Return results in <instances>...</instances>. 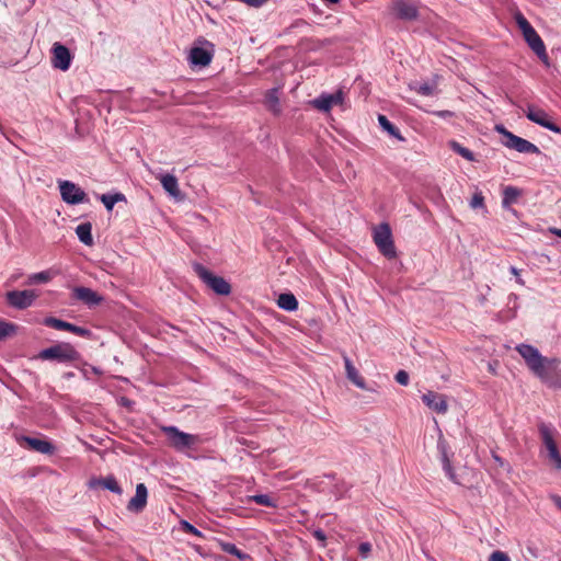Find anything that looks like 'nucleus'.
Here are the masks:
<instances>
[{"label":"nucleus","mask_w":561,"mask_h":561,"mask_svg":"<svg viewBox=\"0 0 561 561\" xmlns=\"http://www.w3.org/2000/svg\"><path fill=\"white\" fill-rule=\"evenodd\" d=\"M516 351L525 360L526 366L549 388L561 390V368L558 358L545 357L528 344L516 346Z\"/></svg>","instance_id":"1"},{"label":"nucleus","mask_w":561,"mask_h":561,"mask_svg":"<svg viewBox=\"0 0 561 561\" xmlns=\"http://www.w3.org/2000/svg\"><path fill=\"white\" fill-rule=\"evenodd\" d=\"M539 434L542 443V454L548 463L556 470H561V454L559 451V434L548 427L541 425Z\"/></svg>","instance_id":"2"},{"label":"nucleus","mask_w":561,"mask_h":561,"mask_svg":"<svg viewBox=\"0 0 561 561\" xmlns=\"http://www.w3.org/2000/svg\"><path fill=\"white\" fill-rule=\"evenodd\" d=\"M515 21L524 36V39L528 44V46L533 49V51L538 56V58L548 64V55L546 51L545 44L535 28L530 25V23L526 20V18L520 13H515Z\"/></svg>","instance_id":"3"},{"label":"nucleus","mask_w":561,"mask_h":561,"mask_svg":"<svg viewBox=\"0 0 561 561\" xmlns=\"http://www.w3.org/2000/svg\"><path fill=\"white\" fill-rule=\"evenodd\" d=\"M373 240L379 252L388 260L398 256L394 240L389 224L382 222L373 228Z\"/></svg>","instance_id":"4"},{"label":"nucleus","mask_w":561,"mask_h":561,"mask_svg":"<svg viewBox=\"0 0 561 561\" xmlns=\"http://www.w3.org/2000/svg\"><path fill=\"white\" fill-rule=\"evenodd\" d=\"M79 353L70 343H58L50 347L44 348L38 353V358L43 360H54L57 363H72L78 360Z\"/></svg>","instance_id":"5"},{"label":"nucleus","mask_w":561,"mask_h":561,"mask_svg":"<svg viewBox=\"0 0 561 561\" xmlns=\"http://www.w3.org/2000/svg\"><path fill=\"white\" fill-rule=\"evenodd\" d=\"M161 431L165 434L169 445L179 451L193 448L199 443L197 435L180 431L176 426H162Z\"/></svg>","instance_id":"6"},{"label":"nucleus","mask_w":561,"mask_h":561,"mask_svg":"<svg viewBox=\"0 0 561 561\" xmlns=\"http://www.w3.org/2000/svg\"><path fill=\"white\" fill-rule=\"evenodd\" d=\"M495 130L503 136L502 144L511 149H515L518 152L524 153H539V148L531 144L530 141L520 138L511 131H508L502 125H496Z\"/></svg>","instance_id":"7"},{"label":"nucleus","mask_w":561,"mask_h":561,"mask_svg":"<svg viewBox=\"0 0 561 561\" xmlns=\"http://www.w3.org/2000/svg\"><path fill=\"white\" fill-rule=\"evenodd\" d=\"M194 270L198 277L216 294L227 296L231 291L230 284L221 276L214 275L202 264H195Z\"/></svg>","instance_id":"8"},{"label":"nucleus","mask_w":561,"mask_h":561,"mask_svg":"<svg viewBox=\"0 0 561 561\" xmlns=\"http://www.w3.org/2000/svg\"><path fill=\"white\" fill-rule=\"evenodd\" d=\"M59 192L65 203L69 205H78L88 203L89 198L85 192L71 181H58Z\"/></svg>","instance_id":"9"},{"label":"nucleus","mask_w":561,"mask_h":561,"mask_svg":"<svg viewBox=\"0 0 561 561\" xmlns=\"http://www.w3.org/2000/svg\"><path fill=\"white\" fill-rule=\"evenodd\" d=\"M389 10L391 14L402 21H415L419 19V5L413 0H394Z\"/></svg>","instance_id":"10"},{"label":"nucleus","mask_w":561,"mask_h":561,"mask_svg":"<svg viewBox=\"0 0 561 561\" xmlns=\"http://www.w3.org/2000/svg\"><path fill=\"white\" fill-rule=\"evenodd\" d=\"M203 46H195L190 50L188 61L195 67H206L211 62L214 45L208 41L202 42Z\"/></svg>","instance_id":"11"},{"label":"nucleus","mask_w":561,"mask_h":561,"mask_svg":"<svg viewBox=\"0 0 561 561\" xmlns=\"http://www.w3.org/2000/svg\"><path fill=\"white\" fill-rule=\"evenodd\" d=\"M523 112L529 121L554 133H560V128L552 123L550 115L543 108L535 104H528L525 108H523Z\"/></svg>","instance_id":"12"},{"label":"nucleus","mask_w":561,"mask_h":561,"mask_svg":"<svg viewBox=\"0 0 561 561\" xmlns=\"http://www.w3.org/2000/svg\"><path fill=\"white\" fill-rule=\"evenodd\" d=\"M7 301L10 306L16 309H26L33 305L34 300L37 297V294L34 290H12L8 291Z\"/></svg>","instance_id":"13"},{"label":"nucleus","mask_w":561,"mask_h":561,"mask_svg":"<svg viewBox=\"0 0 561 561\" xmlns=\"http://www.w3.org/2000/svg\"><path fill=\"white\" fill-rule=\"evenodd\" d=\"M422 401L428 409L438 414H445L448 410V401L445 394L427 391L422 396Z\"/></svg>","instance_id":"14"},{"label":"nucleus","mask_w":561,"mask_h":561,"mask_svg":"<svg viewBox=\"0 0 561 561\" xmlns=\"http://www.w3.org/2000/svg\"><path fill=\"white\" fill-rule=\"evenodd\" d=\"M44 324L46 327L53 328L55 330L69 331L76 335L83 336V337L90 336V334H91L90 330H88L85 328L78 327V325L69 323L67 321H64V320H60L57 318H53V317L45 318Z\"/></svg>","instance_id":"15"},{"label":"nucleus","mask_w":561,"mask_h":561,"mask_svg":"<svg viewBox=\"0 0 561 561\" xmlns=\"http://www.w3.org/2000/svg\"><path fill=\"white\" fill-rule=\"evenodd\" d=\"M344 92L337 90L334 93H323L318 98V111L329 114L334 106L343 107Z\"/></svg>","instance_id":"16"},{"label":"nucleus","mask_w":561,"mask_h":561,"mask_svg":"<svg viewBox=\"0 0 561 561\" xmlns=\"http://www.w3.org/2000/svg\"><path fill=\"white\" fill-rule=\"evenodd\" d=\"M51 51H53V66L56 69H60L62 71L68 70L71 66V59H72L69 49L60 43H55L53 45Z\"/></svg>","instance_id":"17"},{"label":"nucleus","mask_w":561,"mask_h":561,"mask_svg":"<svg viewBox=\"0 0 561 561\" xmlns=\"http://www.w3.org/2000/svg\"><path fill=\"white\" fill-rule=\"evenodd\" d=\"M148 490L144 483H138L136 485V493L129 500L127 504V510L131 513L139 514L141 513L147 505Z\"/></svg>","instance_id":"18"},{"label":"nucleus","mask_w":561,"mask_h":561,"mask_svg":"<svg viewBox=\"0 0 561 561\" xmlns=\"http://www.w3.org/2000/svg\"><path fill=\"white\" fill-rule=\"evenodd\" d=\"M18 440L20 444L25 443L30 449L44 455H51L55 451V446L47 439L21 436Z\"/></svg>","instance_id":"19"},{"label":"nucleus","mask_w":561,"mask_h":561,"mask_svg":"<svg viewBox=\"0 0 561 561\" xmlns=\"http://www.w3.org/2000/svg\"><path fill=\"white\" fill-rule=\"evenodd\" d=\"M72 296L89 307L96 306L103 300V298L96 291L88 287H75L72 290Z\"/></svg>","instance_id":"20"},{"label":"nucleus","mask_w":561,"mask_h":561,"mask_svg":"<svg viewBox=\"0 0 561 561\" xmlns=\"http://www.w3.org/2000/svg\"><path fill=\"white\" fill-rule=\"evenodd\" d=\"M347 379L360 389H366L365 378L348 358H344Z\"/></svg>","instance_id":"21"},{"label":"nucleus","mask_w":561,"mask_h":561,"mask_svg":"<svg viewBox=\"0 0 561 561\" xmlns=\"http://www.w3.org/2000/svg\"><path fill=\"white\" fill-rule=\"evenodd\" d=\"M160 183L165 192H168L171 196L178 198L181 196V191L179 188L178 179L172 174H161L159 176Z\"/></svg>","instance_id":"22"},{"label":"nucleus","mask_w":561,"mask_h":561,"mask_svg":"<svg viewBox=\"0 0 561 561\" xmlns=\"http://www.w3.org/2000/svg\"><path fill=\"white\" fill-rule=\"evenodd\" d=\"M265 106L273 112L274 114H278L280 112L279 104V90L277 88H273L268 90L265 94Z\"/></svg>","instance_id":"23"},{"label":"nucleus","mask_w":561,"mask_h":561,"mask_svg":"<svg viewBox=\"0 0 561 561\" xmlns=\"http://www.w3.org/2000/svg\"><path fill=\"white\" fill-rule=\"evenodd\" d=\"M219 547L220 549L226 552V553H229L231 556H234L236 558H238L240 561H251V556L243 552L242 550H240L234 543L232 542H228V541H219Z\"/></svg>","instance_id":"24"},{"label":"nucleus","mask_w":561,"mask_h":561,"mask_svg":"<svg viewBox=\"0 0 561 561\" xmlns=\"http://www.w3.org/2000/svg\"><path fill=\"white\" fill-rule=\"evenodd\" d=\"M277 306L286 311H294L298 308V300L291 293H283L277 297Z\"/></svg>","instance_id":"25"},{"label":"nucleus","mask_w":561,"mask_h":561,"mask_svg":"<svg viewBox=\"0 0 561 561\" xmlns=\"http://www.w3.org/2000/svg\"><path fill=\"white\" fill-rule=\"evenodd\" d=\"M92 225L90 222H82L76 228L78 239L85 245L93 244Z\"/></svg>","instance_id":"26"},{"label":"nucleus","mask_w":561,"mask_h":561,"mask_svg":"<svg viewBox=\"0 0 561 561\" xmlns=\"http://www.w3.org/2000/svg\"><path fill=\"white\" fill-rule=\"evenodd\" d=\"M94 484L101 485L102 488H104L113 493H116V494H122V492H123L121 485L118 484L117 480L113 476H107L105 478L99 479L91 483V485H94Z\"/></svg>","instance_id":"27"},{"label":"nucleus","mask_w":561,"mask_h":561,"mask_svg":"<svg viewBox=\"0 0 561 561\" xmlns=\"http://www.w3.org/2000/svg\"><path fill=\"white\" fill-rule=\"evenodd\" d=\"M522 193V190L515 186H506L503 192V205L508 207L510 205L516 203Z\"/></svg>","instance_id":"28"},{"label":"nucleus","mask_w":561,"mask_h":561,"mask_svg":"<svg viewBox=\"0 0 561 561\" xmlns=\"http://www.w3.org/2000/svg\"><path fill=\"white\" fill-rule=\"evenodd\" d=\"M100 201L103 203L105 208L111 211L114 207V205L118 202L126 201V197L122 193H115V194H102L100 196Z\"/></svg>","instance_id":"29"},{"label":"nucleus","mask_w":561,"mask_h":561,"mask_svg":"<svg viewBox=\"0 0 561 561\" xmlns=\"http://www.w3.org/2000/svg\"><path fill=\"white\" fill-rule=\"evenodd\" d=\"M378 122L380 124V126L391 136L396 137L398 140L400 141H404V138L402 137V135L400 134L399 129L393 126L389 121L388 118L385 116V115H379L378 116Z\"/></svg>","instance_id":"30"},{"label":"nucleus","mask_w":561,"mask_h":561,"mask_svg":"<svg viewBox=\"0 0 561 561\" xmlns=\"http://www.w3.org/2000/svg\"><path fill=\"white\" fill-rule=\"evenodd\" d=\"M54 275L55 274L49 270L34 273L28 276L27 284L48 283L51 280Z\"/></svg>","instance_id":"31"},{"label":"nucleus","mask_w":561,"mask_h":561,"mask_svg":"<svg viewBox=\"0 0 561 561\" xmlns=\"http://www.w3.org/2000/svg\"><path fill=\"white\" fill-rule=\"evenodd\" d=\"M247 501L254 502L259 505L266 506V507H275L276 506L275 501L267 494L250 495L247 497Z\"/></svg>","instance_id":"32"},{"label":"nucleus","mask_w":561,"mask_h":561,"mask_svg":"<svg viewBox=\"0 0 561 561\" xmlns=\"http://www.w3.org/2000/svg\"><path fill=\"white\" fill-rule=\"evenodd\" d=\"M451 147H453V149H454L456 152H458L462 158H465V159H467V160H469V161H473V160H474L473 153H472L469 149H467V148H465V147L460 146V145H459V144H457V142H453V144H451Z\"/></svg>","instance_id":"33"},{"label":"nucleus","mask_w":561,"mask_h":561,"mask_svg":"<svg viewBox=\"0 0 561 561\" xmlns=\"http://www.w3.org/2000/svg\"><path fill=\"white\" fill-rule=\"evenodd\" d=\"M181 527L187 534H191V535L199 537V538L204 537V535L201 530H198L195 526H193L191 523H188L186 520L181 522Z\"/></svg>","instance_id":"34"},{"label":"nucleus","mask_w":561,"mask_h":561,"mask_svg":"<svg viewBox=\"0 0 561 561\" xmlns=\"http://www.w3.org/2000/svg\"><path fill=\"white\" fill-rule=\"evenodd\" d=\"M470 206L472 208L484 207V197L481 192H476L471 198Z\"/></svg>","instance_id":"35"},{"label":"nucleus","mask_w":561,"mask_h":561,"mask_svg":"<svg viewBox=\"0 0 561 561\" xmlns=\"http://www.w3.org/2000/svg\"><path fill=\"white\" fill-rule=\"evenodd\" d=\"M318 542H323V546H330L329 552L332 553L334 548L339 545V542L334 538H330L329 542H327V538L322 535V533L318 531L317 534Z\"/></svg>","instance_id":"36"},{"label":"nucleus","mask_w":561,"mask_h":561,"mask_svg":"<svg viewBox=\"0 0 561 561\" xmlns=\"http://www.w3.org/2000/svg\"><path fill=\"white\" fill-rule=\"evenodd\" d=\"M14 330V325L8 322L0 321V340L10 335Z\"/></svg>","instance_id":"37"},{"label":"nucleus","mask_w":561,"mask_h":561,"mask_svg":"<svg viewBox=\"0 0 561 561\" xmlns=\"http://www.w3.org/2000/svg\"><path fill=\"white\" fill-rule=\"evenodd\" d=\"M489 561H511V559L507 553L497 550L491 553Z\"/></svg>","instance_id":"38"},{"label":"nucleus","mask_w":561,"mask_h":561,"mask_svg":"<svg viewBox=\"0 0 561 561\" xmlns=\"http://www.w3.org/2000/svg\"><path fill=\"white\" fill-rule=\"evenodd\" d=\"M416 91L422 95H433L435 93V87L425 83L420 85V88Z\"/></svg>","instance_id":"39"},{"label":"nucleus","mask_w":561,"mask_h":561,"mask_svg":"<svg viewBox=\"0 0 561 561\" xmlns=\"http://www.w3.org/2000/svg\"><path fill=\"white\" fill-rule=\"evenodd\" d=\"M358 552L363 558H368L371 552V545L369 542H362L358 546Z\"/></svg>","instance_id":"40"},{"label":"nucleus","mask_w":561,"mask_h":561,"mask_svg":"<svg viewBox=\"0 0 561 561\" xmlns=\"http://www.w3.org/2000/svg\"><path fill=\"white\" fill-rule=\"evenodd\" d=\"M396 380L400 383V385H408L409 383V375L407 371L404 370H400L397 373L396 375Z\"/></svg>","instance_id":"41"},{"label":"nucleus","mask_w":561,"mask_h":561,"mask_svg":"<svg viewBox=\"0 0 561 561\" xmlns=\"http://www.w3.org/2000/svg\"><path fill=\"white\" fill-rule=\"evenodd\" d=\"M550 499L554 503V505L561 511V496L552 494Z\"/></svg>","instance_id":"42"},{"label":"nucleus","mask_w":561,"mask_h":561,"mask_svg":"<svg viewBox=\"0 0 561 561\" xmlns=\"http://www.w3.org/2000/svg\"><path fill=\"white\" fill-rule=\"evenodd\" d=\"M328 4L330 5H336L339 4L342 0H324Z\"/></svg>","instance_id":"43"},{"label":"nucleus","mask_w":561,"mask_h":561,"mask_svg":"<svg viewBox=\"0 0 561 561\" xmlns=\"http://www.w3.org/2000/svg\"><path fill=\"white\" fill-rule=\"evenodd\" d=\"M437 114H438L439 116H443V117H447V116L449 117V116H451V115H453V114H451V112H449V111L439 112V113H437Z\"/></svg>","instance_id":"44"},{"label":"nucleus","mask_w":561,"mask_h":561,"mask_svg":"<svg viewBox=\"0 0 561 561\" xmlns=\"http://www.w3.org/2000/svg\"><path fill=\"white\" fill-rule=\"evenodd\" d=\"M552 232L561 238V229H554Z\"/></svg>","instance_id":"45"},{"label":"nucleus","mask_w":561,"mask_h":561,"mask_svg":"<svg viewBox=\"0 0 561 561\" xmlns=\"http://www.w3.org/2000/svg\"><path fill=\"white\" fill-rule=\"evenodd\" d=\"M511 272L515 275V276H518V270L516 267H512L511 268Z\"/></svg>","instance_id":"46"},{"label":"nucleus","mask_w":561,"mask_h":561,"mask_svg":"<svg viewBox=\"0 0 561 561\" xmlns=\"http://www.w3.org/2000/svg\"><path fill=\"white\" fill-rule=\"evenodd\" d=\"M517 283H518L519 285H524V280H523L522 278H518V279H517Z\"/></svg>","instance_id":"47"},{"label":"nucleus","mask_w":561,"mask_h":561,"mask_svg":"<svg viewBox=\"0 0 561 561\" xmlns=\"http://www.w3.org/2000/svg\"><path fill=\"white\" fill-rule=\"evenodd\" d=\"M311 105L316 106V100L309 102Z\"/></svg>","instance_id":"48"}]
</instances>
